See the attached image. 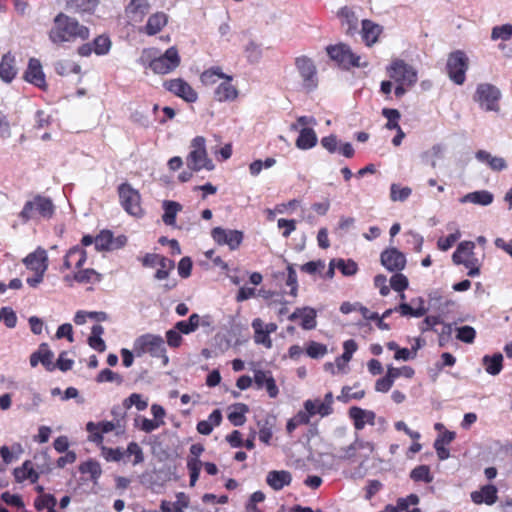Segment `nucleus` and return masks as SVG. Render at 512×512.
I'll return each instance as SVG.
<instances>
[{"label": "nucleus", "instance_id": "1", "mask_svg": "<svg viewBox=\"0 0 512 512\" xmlns=\"http://www.w3.org/2000/svg\"><path fill=\"white\" fill-rule=\"evenodd\" d=\"M90 35L89 29L81 25L76 19L59 13L54 18L53 27L49 32V39L55 44L74 41L76 39L86 40Z\"/></svg>", "mask_w": 512, "mask_h": 512}, {"label": "nucleus", "instance_id": "2", "mask_svg": "<svg viewBox=\"0 0 512 512\" xmlns=\"http://www.w3.org/2000/svg\"><path fill=\"white\" fill-rule=\"evenodd\" d=\"M144 66H148L155 74H169L181 63L179 52L175 46L168 48L163 54L157 55L156 49H146L140 58Z\"/></svg>", "mask_w": 512, "mask_h": 512}, {"label": "nucleus", "instance_id": "3", "mask_svg": "<svg viewBox=\"0 0 512 512\" xmlns=\"http://www.w3.org/2000/svg\"><path fill=\"white\" fill-rule=\"evenodd\" d=\"M55 206L52 200L42 195H36L31 200L25 202L19 217L23 223L29 221H40L41 219H50L54 215Z\"/></svg>", "mask_w": 512, "mask_h": 512}, {"label": "nucleus", "instance_id": "4", "mask_svg": "<svg viewBox=\"0 0 512 512\" xmlns=\"http://www.w3.org/2000/svg\"><path fill=\"white\" fill-rule=\"evenodd\" d=\"M189 149V153L186 157V165L191 171L199 172L203 169L212 171L215 168L212 159L208 156L206 139L203 136L193 138Z\"/></svg>", "mask_w": 512, "mask_h": 512}, {"label": "nucleus", "instance_id": "5", "mask_svg": "<svg viewBox=\"0 0 512 512\" xmlns=\"http://www.w3.org/2000/svg\"><path fill=\"white\" fill-rule=\"evenodd\" d=\"M133 349L137 355L148 353L152 357L162 358L165 365L168 363L165 343L160 335L144 334L138 337L134 341Z\"/></svg>", "mask_w": 512, "mask_h": 512}, {"label": "nucleus", "instance_id": "6", "mask_svg": "<svg viewBox=\"0 0 512 512\" xmlns=\"http://www.w3.org/2000/svg\"><path fill=\"white\" fill-rule=\"evenodd\" d=\"M118 195L123 209L130 215L141 217L144 210L141 206V195L129 183H122L118 186Z\"/></svg>", "mask_w": 512, "mask_h": 512}, {"label": "nucleus", "instance_id": "7", "mask_svg": "<svg viewBox=\"0 0 512 512\" xmlns=\"http://www.w3.org/2000/svg\"><path fill=\"white\" fill-rule=\"evenodd\" d=\"M500 99L501 91L496 86L489 83H481L477 86L474 100L479 104L481 109L498 112L500 109Z\"/></svg>", "mask_w": 512, "mask_h": 512}, {"label": "nucleus", "instance_id": "8", "mask_svg": "<svg viewBox=\"0 0 512 512\" xmlns=\"http://www.w3.org/2000/svg\"><path fill=\"white\" fill-rule=\"evenodd\" d=\"M326 50L329 57L344 69H349L350 67H365L367 65L366 63H361L360 56L353 53L351 48L344 43L330 45Z\"/></svg>", "mask_w": 512, "mask_h": 512}, {"label": "nucleus", "instance_id": "9", "mask_svg": "<svg viewBox=\"0 0 512 512\" xmlns=\"http://www.w3.org/2000/svg\"><path fill=\"white\" fill-rule=\"evenodd\" d=\"M296 69L302 79V87L307 92H312L318 87L317 68L312 59L307 56H299L295 59Z\"/></svg>", "mask_w": 512, "mask_h": 512}, {"label": "nucleus", "instance_id": "10", "mask_svg": "<svg viewBox=\"0 0 512 512\" xmlns=\"http://www.w3.org/2000/svg\"><path fill=\"white\" fill-rule=\"evenodd\" d=\"M374 449L375 445L373 442L361 439L356 433L354 441L348 446L341 447L335 455H332V458L337 461H354L357 453L363 450L367 452L363 455L364 458L368 459Z\"/></svg>", "mask_w": 512, "mask_h": 512}, {"label": "nucleus", "instance_id": "11", "mask_svg": "<svg viewBox=\"0 0 512 512\" xmlns=\"http://www.w3.org/2000/svg\"><path fill=\"white\" fill-rule=\"evenodd\" d=\"M447 72L449 78L457 85H462L466 79V71L468 69V58L466 54L457 50L452 52L447 60Z\"/></svg>", "mask_w": 512, "mask_h": 512}, {"label": "nucleus", "instance_id": "12", "mask_svg": "<svg viewBox=\"0 0 512 512\" xmlns=\"http://www.w3.org/2000/svg\"><path fill=\"white\" fill-rule=\"evenodd\" d=\"M390 78L397 83L411 87L417 82V71L403 60H395L388 68Z\"/></svg>", "mask_w": 512, "mask_h": 512}, {"label": "nucleus", "instance_id": "13", "mask_svg": "<svg viewBox=\"0 0 512 512\" xmlns=\"http://www.w3.org/2000/svg\"><path fill=\"white\" fill-rule=\"evenodd\" d=\"M163 87L173 95L188 103H194L198 99V93L182 78L169 79L163 82Z\"/></svg>", "mask_w": 512, "mask_h": 512}, {"label": "nucleus", "instance_id": "14", "mask_svg": "<svg viewBox=\"0 0 512 512\" xmlns=\"http://www.w3.org/2000/svg\"><path fill=\"white\" fill-rule=\"evenodd\" d=\"M211 237L218 245H227L230 250L234 251L243 242L244 234L240 230L215 227L211 230Z\"/></svg>", "mask_w": 512, "mask_h": 512}, {"label": "nucleus", "instance_id": "15", "mask_svg": "<svg viewBox=\"0 0 512 512\" xmlns=\"http://www.w3.org/2000/svg\"><path fill=\"white\" fill-rule=\"evenodd\" d=\"M381 264L390 272H400L406 266V256L395 247L385 249L380 255Z\"/></svg>", "mask_w": 512, "mask_h": 512}, {"label": "nucleus", "instance_id": "16", "mask_svg": "<svg viewBox=\"0 0 512 512\" xmlns=\"http://www.w3.org/2000/svg\"><path fill=\"white\" fill-rule=\"evenodd\" d=\"M111 49V41L106 35L97 36L92 42L85 43L78 48V54L88 57L92 53L98 56L106 55Z\"/></svg>", "mask_w": 512, "mask_h": 512}, {"label": "nucleus", "instance_id": "17", "mask_svg": "<svg viewBox=\"0 0 512 512\" xmlns=\"http://www.w3.org/2000/svg\"><path fill=\"white\" fill-rule=\"evenodd\" d=\"M348 416L353 422L356 431H361L366 425H375L376 414L372 410L363 409L358 406H352L348 410Z\"/></svg>", "mask_w": 512, "mask_h": 512}, {"label": "nucleus", "instance_id": "18", "mask_svg": "<svg viewBox=\"0 0 512 512\" xmlns=\"http://www.w3.org/2000/svg\"><path fill=\"white\" fill-rule=\"evenodd\" d=\"M232 76L226 75L223 81L215 88L214 97L219 102H232L239 95L238 89L232 84Z\"/></svg>", "mask_w": 512, "mask_h": 512}, {"label": "nucleus", "instance_id": "19", "mask_svg": "<svg viewBox=\"0 0 512 512\" xmlns=\"http://www.w3.org/2000/svg\"><path fill=\"white\" fill-rule=\"evenodd\" d=\"M23 263L34 272L45 273L48 268V256L45 249L38 247L34 252L28 254Z\"/></svg>", "mask_w": 512, "mask_h": 512}, {"label": "nucleus", "instance_id": "20", "mask_svg": "<svg viewBox=\"0 0 512 512\" xmlns=\"http://www.w3.org/2000/svg\"><path fill=\"white\" fill-rule=\"evenodd\" d=\"M24 79L38 88H44L46 86L45 74L38 59L30 58L27 70L24 73Z\"/></svg>", "mask_w": 512, "mask_h": 512}, {"label": "nucleus", "instance_id": "21", "mask_svg": "<svg viewBox=\"0 0 512 512\" xmlns=\"http://www.w3.org/2000/svg\"><path fill=\"white\" fill-rule=\"evenodd\" d=\"M53 359L54 353L49 349L48 344L42 343L40 344L38 350L31 354L30 365L32 367H36L39 363H41L46 368V370L53 371L55 369Z\"/></svg>", "mask_w": 512, "mask_h": 512}, {"label": "nucleus", "instance_id": "22", "mask_svg": "<svg viewBox=\"0 0 512 512\" xmlns=\"http://www.w3.org/2000/svg\"><path fill=\"white\" fill-rule=\"evenodd\" d=\"M498 489L492 484L484 485L480 490L473 491L470 494L471 500L477 504H486L491 506L496 503L498 499Z\"/></svg>", "mask_w": 512, "mask_h": 512}, {"label": "nucleus", "instance_id": "23", "mask_svg": "<svg viewBox=\"0 0 512 512\" xmlns=\"http://www.w3.org/2000/svg\"><path fill=\"white\" fill-rule=\"evenodd\" d=\"M254 383L258 389L265 388L271 398H276L279 390L270 371L256 370L254 372Z\"/></svg>", "mask_w": 512, "mask_h": 512}, {"label": "nucleus", "instance_id": "24", "mask_svg": "<svg viewBox=\"0 0 512 512\" xmlns=\"http://www.w3.org/2000/svg\"><path fill=\"white\" fill-rule=\"evenodd\" d=\"M292 475L286 470H272L268 472L266 477L267 484L275 491L283 489L285 486L290 485Z\"/></svg>", "mask_w": 512, "mask_h": 512}, {"label": "nucleus", "instance_id": "25", "mask_svg": "<svg viewBox=\"0 0 512 512\" xmlns=\"http://www.w3.org/2000/svg\"><path fill=\"white\" fill-rule=\"evenodd\" d=\"M337 16L341 21V25L345 28V32L347 35L353 36L358 30V17L355 12L347 7H342Z\"/></svg>", "mask_w": 512, "mask_h": 512}, {"label": "nucleus", "instance_id": "26", "mask_svg": "<svg viewBox=\"0 0 512 512\" xmlns=\"http://www.w3.org/2000/svg\"><path fill=\"white\" fill-rule=\"evenodd\" d=\"M494 201V195L488 190H477L465 194L459 199L462 204L472 203L479 206H489Z\"/></svg>", "mask_w": 512, "mask_h": 512}, {"label": "nucleus", "instance_id": "27", "mask_svg": "<svg viewBox=\"0 0 512 512\" xmlns=\"http://www.w3.org/2000/svg\"><path fill=\"white\" fill-rule=\"evenodd\" d=\"M418 302V306H412L408 303H401L397 307H395V312L400 313L402 316H411V317H422L426 314L427 309L424 305V300L421 297L414 298L411 300V303Z\"/></svg>", "mask_w": 512, "mask_h": 512}, {"label": "nucleus", "instance_id": "28", "mask_svg": "<svg viewBox=\"0 0 512 512\" xmlns=\"http://www.w3.org/2000/svg\"><path fill=\"white\" fill-rule=\"evenodd\" d=\"M475 158L482 163H485L493 171H503L507 168V163L504 158L493 156L485 150H478L475 154Z\"/></svg>", "mask_w": 512, "mask_h": 512}, {"label": "nucleus", "instance_id": "29", "mask_svg": "<svg viewBox=\"0 0 512 512\" xmlns=\"http://www.w3.org/2000/svg\"><path fill=\"white\" fill-rule=\"evenodd\" d=\"M381 32L382 27L380 25L367 19L362 21L361 35L367 46H372L376 43Z\"/></svg>", "mask_w": 512, "mask_h": 512}, {"label": "nucleus", "instance_id": "30", "mask_svg": "<svg viewBox=\"0 0 512 512\" xmlns=\"http://www.w3.org/2000/svg\"><path fill=\"white\" fill-rule=\"evenodd\" d=\"M86 251L79 246L72 247L64 257L63 266L70 269L72 266L81 268L86 262Z\"/></svg>", "mask_w": 512, "mask_h": 512}, {"label": "nucleus", "instance_id": "31", "mask_svg": "<svg viewBox=\"0 0 512 512\" xmlns=\"http://www.w3.org/2000/svg\"><path fill=\"white\" fill-rule=\"evenodd\" d=\"M167 15L163 12H157L152 14L144 27V32L147 35H155L161 31V29L167 24Z\"/></svg>", "mask_w": 512, "mask_h": 512}, {"label": "nucleus", "instance_id": "32", "mask_svg": "<svg viewBox=\"0 0 512 512\" xmlns=\"http://www.w3.org/2000/svg\"><path fill=\"white\" fill-rule=\"evenodd\" d=\"M251 326L254 330V342L270 349L272 347V340L270 335L264 330V322L260 318H255Z\"/></svg>", "mask_w": 512, "mask_h": 512}, {"label": "nucleus", "instance_id": "33", "mask_svg": "<svg viewBox=\"0 0 512 512\" xmlns=\"http://www.w3.org/2000/svg\"><path fill=\"white\" fill-rule=\"evenodd\" d=\"M15 58L10 53L5 54L0 62V78L5 82H11L17 73L14 66Z\"/></svg>", "mask_w": 512, "mask_h": 512}, {"label": "nucleus", "instance_id": "34", "mask_svg": "<svg viewBox=\"0 0 512 512\" xmlns=\"http://www.w3.org/2000/svg\"><path fill=\"white\" fill-rule=\"evenodd\" d=\"M317 144V135L313 128H301L296 140V147L301 150H309Z\"/></svg>", "mask_w": 512, "mask_h": 512}, {"label": "nucleus", "instance_id": "35", "mask_svg": "<svg viewBox=\"0 0 512 512\" xmlns=\"http://www.w3.org/2000/svg\"><path fill=\"white\" fill-rule=\"evenodd\" d=\"M13 474L17 482L30 480L32 483H35L39 478L30 461H25L21 467L15 468Z\"/></svg>", "mask_w": 512, "mask_h": 512}, {"label": "nucleus", "instance_id": "36", "mask_svg": "<svg viewBox=\"0 0 512 512\" xmlns=\"http://www.w3.org/2000/svg\"><path fill=\"white\" fill-rule=\"evenodd\" d=\"M482 363L484 365L485 371L492 375H498L503 368V356L500 353L494 354L492 356L485 355L482 359Z\"/></svg>", "mask_w": 512, "mask_h": 512}, {"label": "nucleus", "instance_id": "37", "mask_svg": "<svg viewBox=\"0 0 512 512\" xmlns=\"http://www.w3.org/2000/svg\"><path fill=\"white\" fill-rule=\"evenodd\" d=\"M164 214L162 220L166 225L173 226L176 222V215L182 210V205L175 201L165 200L162 204Z\"/></svg>", "mask_w": 512, "mask_h": 512}, {"label": "nucleus", "instance_id": "38", "mask_svg": "<svg viewBox=\"0 0 512 512\" xmlns=\"http://www.w3.org/2000/svg\"><path fill=\"white\" fill-rule=\"evenodd\" d=\"M398 377L399 372L395 370V367L389 366L386 375L376 381L375 390L382 393L388 392Z\"/></svg>", "mask_w": 512, "mask_h": 512}, {"label": "nucleus", "instance_id": "39", "mask_svg": "<svg viewBox=\"0 0 512 512\" xmlns=\"http://www.w3.org/2000/svg\"><path fill=\"white\" fill-rule=\"evenodd\" d=\"M99 2L100 0H67V5L76 13L92 14Z\"/></svg>", "mask_w": 512, "mask_h": 512}, {"label": "nucleus", "instance_id": "40", "mask_svg": "<svg viewBox=\"0 0 512 512\" xmlns=\"http://www.w3.org/2000/svg\"><path fill=\"white\" fill-rule=\"evenodd\" d=\"M86 430L89 433H93V431L96 430H100L101 433H109L115 430L117 435L124 433V431H121V424L114 421H102L99 423L88 422L86 424Z\"/></svg>", "mask_w": 512, "mask_h": 512}, {"label": "nucleus", "instance_id": "41", "mask_svg": "<svg viewBox=\"0 0 512 512\" xmlns=\"http://www.w3.org/2000/svg\"><path fill=\"white\" fill-rule=\"evenodd\" d=\"M304 409L313 416L318 414L321 417H326L333 413V407L326 406L320 399L306 400L304 402Z\"/></svg>", "mask_w": 512, "mask_h": 512}, {"label": "nucleus", "instance_id": "42", "mask_svg": "<svg viewBox=\"0 0 512 512\" xmlns=\"http://www.w3.org/2000/svg\"><path fill=\"white\" fill-rule=\"evenodd\" d=\"M103 333L104 327L99 324H96L92 327L91 335L88 338L89 346L100 353L106 350V344L101 337Z\"/></svg>", "mask_w": 512, "mask_h": 512}, {"label": "nucleus", "instance_id": "43", "mask_svg": "<svg viewBox=\"0 0 512 512\" xmlns=\"http://www.w3.org/2000/svg\"><path fill=\"white\" fill-rule=\"evenodd\" d=\"M230 412L228 414V420L234 426H242L246 422V413H248L249 408L246 404L237 403L230 408Z\"/></svg>", "mask_w": 512, "mask_h": 512}, {"label": "nucleus", "instance_id": "44", "mask_svg": "<svg viewBox=\"0 0 512 512\" xmlns=\"http://www.w3.org/2000/svg\"><path fill=\"white\" fill-rule=\"evenodd\" d=\"M357 343L353 339L346 340L343 343L344 352L335 360L338 370H343L347 363L351 360L353 353L357 350Z\"/></svg>", "mask_w": 512, "mask_h": 512}, {"label": "nucleus", "instance_id": "45", "mask_svg": "<svg viewBox=\"0 0 512 512\" xmlns=\"http://www.w3.org/2000/svg\"><path fill=\"white\" fill-rule=\"evenodd\" d=\"M475 244L472 241L461 242L452 255V260L455 264L460 265L465 262V258L473 254Z\"/></svg>", "mask_w": 512, "mask_h": 512}, {"label": "nucleus", "instance_id": "46", "mask_svg": "<svg viewBox=\"0 0 512 512\" xmlns=\"http://www.w3.org/2000/svg\"><path fill=\"white\" fill-rule=\"evenodd\" d=\"M200 320L201 317L197 313H193L189 316L188 320L177 322L175 328L182 334H190L198 329Z\"/></svg>", "mask_w": 512, "mask_h": 512}, {"label": "nucleus", "instance_id": "47", "mask_svg": "<svg viewBox=\"0 0 512 512\" xmlns=\"http://www.w3.org/2000/svg\"><path fill=\"white\" fill-rule=\"evenodd\" d=\"M300 314H301V316L299 318V319H301L300 325L304 330H312V329L316 328L317 313L314 308L309 307V306L303 307V308H301Z\"/></svg>", "mask_w": 512, "mask_h": 512}, {"label": "nucleus", "instance_id": "48", "mask_svg": "<svg viewBox=\"0 0 512 512\" xmlns=\"http://www.w3.org/2000/svg\"><path fill=\"white\" fill-rule=\"evenodd\" d=\"M188 506V500L183 493L177 495L176 502L163 500L160 508L162 512H183V509Z\"/></svg>", "mask_w": 512, "mask_h": 512}, {"label": "nucleus", "instance_id": "49", "mask_svg": "<svg viewBox=\"0 0 512 512\" xmlns=\"http://www.w3.org/2000/svg\"><path fill=\"white\" fill-rule=\"evenodd\" d=\"M444 151V145L435 144L428 151H425L422 154V159L428 162L432 168H435L437 166V159H441L443 157Z\"/></svg>", "mask_w": 512, "mask_h": 512}, {"label": "nucleus", "instance_id": "50", "mask_svg": "<svg viewBox=\"0 0 512 512\" xmlns=\"http://www.w3.org/2000/svg\"><path fill=\"white\" fill-rule=\"evenodd\" d=\"M113 234L108 230L101 231L95 237V249L97 251H107L112 249Z\"/></svg>", "mask_w": 512, "mask_h": 512}, {"label": "nucleus", "instance_id": "51", "mask_svg": "<svg viewBox=\"0 0 512 512\" xmlns=\"http://www.w3.org/2000/svg\"><path fill=\"white\" fill-rule=\"evenodd\" d=\"M74 280L78 283H97L101 280V275L94 269H83L74 274Z\"/></svg>", "mask_w": 512, "mask_h": 512}, {"label": "nucleus", "instance_id": "52", "mask_svg": "<svg viewBox=\"0 0 512 512\" xmlns=\"http://www.w3.org/2000/svg\"><path fill=\"white\" fill-rule=\"evenodd\" d=\"M410 477L416 482L422 481L424 483H431L433 481V476L430 472L429 466L427 465H419L415 467L411 471Z\"/></svg>", "mask_w": 512, "mask_h": 512}, {"label": "nucleus", "instance_id": "53", "mask_svg": "<svg viewBox=\"0 0 512 512\" xmlns=\"http://www.w3.org/2000/svg\"><path fill=\"white\" fill-rule=\"evenodd\" d=\"M412 194V190L409 187H402L399 184L393 183L390 186V199L394 202H404Z\"/></svg>", "mask_w": 512, "mask_h": 512}, {"label": "nucleus", "instance_id": "54", "mask_svg": "<svg viewBox=\"0 0 512 512\" xmlns=\"http://www.w3.org/2000/svg\"><path fill=\"white\" fill-rule=\"evenodd\" d=\"M224 76L225 74L219 67H212L201 74L200 80L204 85L208 86L215 84L219 79H223Z\"/></svg>", "mask_w": 512, "mask_h": 512}, {"label": "nucleus", "instance_id": "55", "mask_svg": "<svg viewBox=\"0 0 512 512\" xmlns=\"http://www.w3.org/2000/svg\"><path fill=\"white\" fill-rule=\"evenodd\" d=\"M125 409H130L135 406L138 411H144L148 407V401L143 399L141 394L132 393L128 398L123 401Z\"/></svg>", "mask_w": 512, "mask_h": 512}, {"label": "nucleus", "instance_id": "56", "mask_svg": "<svg viewBox=\"0 0 512 512\" xmlns=\"http://www.w3.org/2000/svg\"><path fill=\"white\" fill-rule=\"evenodd\" d=\"M382 115L387 119L386 128L389 130L399 129L400 112L397 109L384 108Z\"/></svg>", "mask_w": 512, "mask_h": 512}, {"label": "nucleus", "instance_id": "57", "mask_svg": "<svg viewBox=\"0 0 512 512\" xmlns=\"http://www.w3.org/2000/svg\"><path fill=\"white\" fill-rule=\"evenodd\" d=\"M365 396L364 390L353 391L349 386H344L341 390L340 395L337 396V400L342 403H348L351 400H360Z\"/></svg>", "mask_w": 512, "mask_h": 512}, {"label": "nucleus", "instance_id": "58", "mask_svg": "<svg viewBox=\"0 0 512 512\" xmlns=\"http://www.w3.org/2000/svg\"><path fill=\"white\" fill-rule=\"evenodd\" d=\"M34 505L38 511L55 510L56 498L51 494H41L35 499Z\"/></svg>", "mask_w": 512, "mask_h": 512}, {"label": "nucleus", "instance_id": "59", "mask_svg": "<svg viewBox=\"0 0 512 512\" xmlns=\"http://www.w3.org/2000/svg\"><path fill=\"white\" fill-rule=\"evenodd\" d=\"M335 264L344 276H353L358 271L357 263L351 259H335Z\"/></svg>", "mask_w": 512, "mask_h": 512}, {"label": "nucleus", "instance_id": "60", "mask_svg": "<svg viewBox=\"0 0 512 512\" xmlns=\"http://www.w3.org/2000/svg\"><path fill=\"white\" fill-rule=\"evenodd\" d=\"M174 267V261L165 257L163 260H161V263L158 266L154 278L157 280L167 279L169 277L170 272L174 269Z\"/></svg>", "mask_w": 512, "mask_h": 512}, {"label": "nucleus", "instance_id": "61", "mask_svg": "<svg viewBox=\"0 0 512 512\" xmlns=\"http://www.w3.org/2000/svg\"><path fill=\"white\" fill-rule=\"evenodd\" d=\"M160 426L162 425L155 421L154 419H148L142 416H138L135 419V427H137L139 430L145 433H151L157 430Z\"/></svg>", "mask_w": 512, "mask_h": 512}, {"label": "nucleus", "instance_id": "62", "mask_svg": "<svg viewBox=\"0 0 512 512\" xmlns=\"http://www.w3.org/2000/svg\"><path fill=\"white\" fill-rule=\"evenodd\" d=\"M512 37V25L504 24L500 26H495L491 32V39L496 40H509Z\"/></svg>", "mask_w": 512, "mask_h": 512}, {"label": "nucleus", "instance_id": "63", "mask_svg": "<svg viewBox=\"0 0 512 512\" xmlns=\"http://www.w3.org/2000/svg\"><path fill=\"white\" fill-rule=\"evenodd\" d=\"M461 237L459 229L455 228L454 232L449 234L447 237H441L437 241V246L441 251L449 250L456 241Z\"/></svg>", "mask_w": 512, "mask_h": 512}, {"label": "nucleus", "instance_id": "64", "mask_svg": "<svg viewBox=\"0 0 512 512\" xmlns=\"http://www.w3.org/2000/svg\"><path fill=\"white\" fill-rule=\"evenodd\" d=\"M246 58L250 63H257L262 57V50L260 45L250 41L245 47Z\"/></svg>", "mask_w": 512, "mask_h": 512}]
</instances>
